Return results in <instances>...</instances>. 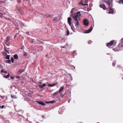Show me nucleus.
I'll use <instances>...</instances> for the list:
<instances>
[{
  "label": "nucleus",
  "mask_w": 123,
  "mask_h": 123,
  "mask_svg": "<svg viewBox=\"0 0 123 123\" xmlns=\"http://www.w3.org/2000/svg\"><path fill=\"white\" fill-rule=\"evenodd\" d=\"M107 0V2H106V3L108 6V8H109L108 13L113 14H114L116 13V11L113 8H112L113 6L112 3L113 0Z\"/></svg>",
  "instance_id": "nucleus-1"
},
{
  "label": "nucleus",
  "mask_w": 123,
  "mask_h": 123,
  "mask_svg": "<svg viewBox=\"0 0 123 123\" xmlns=\"http://www.w3.org/2000/svg\"><path fill=\"white\" fill-rule=\"evenodd\" d=\"M123 47V38L121 39L120 40V43H119L118 46L116 48L117 51H118L121 49V48Z\"/></svg>",
  "instance_id": "nucleus-2"
},
{
  "label": "nucleus",
  "mask_w": 123,
  "mask_h": 123,
  "mask_svg": "<svg viewBox=\"0 0 123 123\" xmlns=\"http://www.w3.org/2000/svg\"><path fill=\"white\" fill-rule=\"evenodd\" d=\"M92 27L91 26L89 29L87 30H85L83 31V33H88L90 32L92 30Z\"/></svg>",
  "instance_id": "nucleus-3"
},
{
  "label": "nucleus",
  "mask_w": 123,
  "mask_h": 123,
  "mask_svg": "<svg viewBox=\"0 0 123 123\" xmlns=\"http://www.w3.org/2000/svg\"><path fill=\"white\" fill-rule=\"evenodd\" d=\"M83 24L85 25L88 26L89 24L88 20L86 19H85L83 21Z\"/></svg>",
  "instance_id": "nucleus-4"
},
{
  "label": "nucleus",
  "mask_w": 123,
  "mask_h": 123,
  "mask_svg": "<svg viewBox=\"0 0 123 123\" xmlns=\"http://www.w3.org/2000/svg\"><path fill=\"white\" fill-rule=\"evenodd\" d=\"M114 42V40H113L110 41L109 43H107L106 46L107 47H110L111 46L112 44H113Z\"/></svg>",
  "instance_id": "nucleus-5"
},
{
  "label": "nucleus",
  "mask_w": 123,
  "mask_h": 123,
  "mask_svg": "<svg viewBox=\"0 0 123 123\" xmlns=\"http://www.w3.org/2000/svg\"><path fill=\"white\" fill-rule=\"evenodd\" d=\"M79 4H80L82 6H87L88 5V4L87 3H84L82 1H81L79 3Z\"/></svg>",
  "instance_id": "nucleus-6"
},
{
  "label": "nucleus",
  "mask_w": 123,
  "mask_h": 123,
  "mask_svg": "<svg viewBox=\"0 0 123 123\" xmlns=\"http://www.w3.org/2000/svg\"><path fill=\"white\" fill-rule=\"evenodd\" d=\"M56 101L55 100H52L49 101H46L45 102L46 103L49 104V103L53 104L56 102Z\"/></svg>",
  "instance_id": "nucleus-7"
},
{
  "label": "nucleus",
  "mask_w": 123,
  "mask_h": 123,
  "mask_svg": "<svg viewBox=\"0 0 123 123\" xmlns=\"http://www.w3.org/2000/svg\"><path fill=\"white\" fill-rule=\"evenodd\" d=\"M46 85V84L45 83H44L42 85H40L39 86V87L40 88L43 89L44 86Z\"/></svg>",
  "instance_id": "nucleus-8"
},
{
  "label": "nucleus",
  "mask_w": 123,
  "mask_h": 123,
  "mask_svg": "<svg viewBox=\"0 0 123 123\" xmlns=\"http://www.w3.org/2000/svg\"><path fill=\"white\" fill-rule=\"evenodd\" d=\"M76 10V9H75V8H72L71 10V17H72L73 16V15H74V12H73L75 10Z\"/></svg>",
  "instance_id": "nucleus-9"
},
{
  "label": "nucleus",
  "mask_w": 123,
  "mask_h": 123,
  "mask_svg": "<svg viewBox=\"0 0 123 123\" xmlns=\"http://www.w3.org/2000/svg\"><path fill=\"white\" fill-rule=\"evenodd\" d=\"M100 7L103 8L104 10H105L106 9V7L105 4H101L100 5Z\"/></svg>",
  "instance_id": "nucleus-10"
},
{
  "label": "nucleus",
  "mask_w": 123,
  "mask_h": 123,
  "mask_svg": "<svg viewBox=\"0 0 123 123\" xmlns=\"http://www.w3.org/2000/svg\"><path fill=\"white\" fill-rule=\"evenodd\" d=\"M57 84L56 83H55L53 84H49L48 86L49 87H53L56 85Z\"/></svg>",
  "instance_id": "nucleus-11"
},
{
  "label": "nucleus",
  "mask_w": 123,
  "mask_h": 123,
  "mask_svg": "<svg viewBox=\"0 0 123 123\" xmlns=\"http://www.w3.org/2000/svg\"><path fill=\"white\" fill-rule=\"evenodd\" d=\"M59 92L58 91H57L56 92H55L53 94V97L55 98L56 95L58 94Z\"/></svg>",
  "instance_id": "nucleus-12"
},
{
  "label": "nucleus",
  "mask_w": 123,
  "mask_h": 123,
  "mask_svg": "<svg viewBox=\"0 0 123 123\" xmlns=\"http://www.w3.org/2000/svg\"><path fill=\"white\" fill-rule=\"evenodd\" d=\"M64 87L63 86H62L61 87L60 89L59 90V92H61L64 90Z\"/></svg>",
  "instance_id": "nucleus-13"
},
{
  "label": "nucleus",
  "mask_w": 123,
  "mask_h": 123,
  "mask_svg": "<svg viewBox=\"0 0 123 123\" xmlns=\"http://www.w3.org/2000/svg\"><path fill=\"white\" fill-rule=\"evenodd\" d=\"M37 102L39 104L43 106H44L45 105V104L43 102L38 101H37Z\"/></svg>",
  "instance_id": "nucleus-14"
},
{
  "label": "nucleus",
  "mask_w": 123,
  "mask_h": 123,
  "mask_svg": "<svg viewBox=\"0 0 123 123\" xmlns=\"http://www.w3.org/2000/svg\"><path fill=\"white\" fill-rule=\"evenodd\" d=\"M24 71V69H20L18 72V74H21Z\"/></svg>",
  "instance_id": "nucleus-15"
},
{
  "label": "nucleus",
  "mask_w": 123,
  "mask_h": 123,
  "mask_svg": "<svg viewBox=\"0 0 123 123\" xmlns=\"http://www.w3.org/2000/svg\"><path fill=\"white\" fill-rule=\"evenodd\" d=\"M58 18L57 17H55L53 19H52L54 21V23H55L56 22L58 21H57Z\"/></svg>",
  "instance_id": "nucleus-16"
},
{
  "label": "nucleus",
  "mask_w": 123,
  "mask_h": 123,
  "mask_svg": "<svg viewBox=\"0 0 123 123\" xmlns=\"http://www.w3.org/2000/svg\"><path fill=\"white\" fill-rule=\"evenodd\" d=\"M11 38V37L9 36H8L6 39V42H8L9 41V40Z\"/></svg>",
  "instance_id": "nucleus-17"
},
{
  "label": "nucleus",
  "mask_w": 123,
  "mask_h": 123,
  "mask_svg": "<svg viewBox=\"0 0 123 123\" xmlns=\"http://www.w3.org/2000/svg\"><path fill=\"white\" fill-rule=\"evenodd\" d=\"M72 20V19L70 17H69L68 18V23L71 22V21Z\"/></svg>",
  "instance_id": "nucleus-18"
},
{
  "label": "nucleus",
  "mask_w": 123,
  "mask_h": 123,
  "mask_svg": "<svg viewBox=\"0 0 123 123\" xmlns=\"http://www.w3.org/2000/svg\"><path fill=\"white\" fill-rule=\"evenodd\" d=\"M76 15H77V17H79L81 15L80 12L79 11L78 12L76 13Z\"/></svg>",
  "instance_id": "nucleus-19"
},
{
  "label": "nucleus",
  "mask_w": 123,
  "mask_h": 123,
  "mask_svg": "<svg viewBox=\"0 0 123 123\" xmlns=\"http://www.w3.org/2000/svg\"><path fill=\"white\" fill-rule=\"evenodd\" d=\"M73 17V18L74 20L76 21H78V19H77V17H75L73 15V16L72 17Z\"/></svg>",
  "instance_id": "nucleus-20"
},
{
  "label": "nucleus",
  "mask_w": 123,
  "mask_h": 123,
  "mask_svg": "<svg viewBox=\"0 0 123 123\" xmlns=\"http://www.w3.org/2000/svg\"><path fill=\"white\" fill-rule=\"evenodd\" d=\"M13 57L15 59H17L18 58V55L16 54L14 55Z\"/></svg>",
  "instance_id": "nucleus-21"
},
{
  "label": "nucleus",
  "mask_w": 123,
  "mask_h": 123,
  "mask_svg": "<svg viewBox=\"0 0 123 123\" xmlns=\"http://www.w3.org/2000/svg\"><path fill=\"white\" fill-rule=\"evenodd\" d=\"M1 73H4L5 74H7V72L4 69H2L1 70Z\"/></svg>",
  "instance_id": "nucleus-22"
},
{
  "label": "nucleus",
  "mask_w": 123,
  "mask_h": 123,
  "mask_svg": "<svg viewBox=\"0 0 123 123\" xmlns=\"http://www.w3.org/2000/svg\"><path fill=\"white\" fill-rule=\"evenodd\" d=\"M118 3L120 4L122 3L123 4V0H120L118 1Z\"/></svg>",
  "instance_id": "nucleus-23"
},
{
  "label": "nucleus",
  "mask_w": 123,
  "mask_h": 123,
  "mask_svg": "<svg viewBox=\"0 0 123 123\" xmlns=\"http://www.w3.org/2000/svg\"><path fill=\"white\" fill-rule=\"evenodd\" d=\"M71 29L73 30V31L74 32H75V29H74V27L73 25L71 26Z\"/></svg>",
  "instance_id": "nucleus-24"
},
{
  "label": "nucleus",
  "mask_w": 123,
  "mask_h": 123,
  "mask_svg": "<svg viewBox=\"0 0 123 123\" xmlns=\"http://www.w3.org/2000/svg\"><path fill=\"white\" fill-rule=\"evenodd\" d=\"M4 77L6 78H8L10 77V75L8 73V75L4 76Z\"/></svg>",
  "instance_id": "nucleus-25"
},
{
  "label": "nucleus",
  "mask_w": 123,
  "mask_h": 123,
  "mask_svg": "<svg viewBox=\"0 0 123 123\" xmlns=\"http://www.w3.org/2000/svg\"><path fill=\"white\" fill-rule=\"evenodd\" d=\"M6 58V59L9 60L10 59L9 58V56L8 55H7L5 57Z\"/></svg>",
  "instance_id": "nucleus-26"
},
{
  "label": "nucleus",
  "mask_w": 123,
  "mask_h": 123,
  "mask_svg": "<svg viewBox=\"0 0 123 123\" xmlns=\"http://www.w3.org/2000/svg\"><path fill=\"white\" fill-rule=\"evenodd\" d=\"M116 64V62L114 61L112 63V65L114 67L115 65Z\"/></svg>",
  "instance_id": "nucleus-27"
},
{
  "label": "nucleus",
  "mask_w": 123,
  "mask_h": 123,
  "mask_svg": "<svg viewBox=\"0 0 123 123\" xmlns=\"http://www.w3.org/2000/svg\"><path fill=\"white\" fill-rule=\"evenodd\" d=\"M23 55L24 56H26L27 55V53L25 52H24L23 53Z\"/></svg>",
  "instance_id": "nucleus-28"
},
{
  "label": "nucleus",
  "mask_w": 123,
  "mask_h": 123,
  "mask_svg": "<svg viewBox=\"0 0 123 123\" xmlns=\"http://www.w3.org/2000/svg\"><path fill=\"white\" fill-rule=\"evenodd\" d=\"M11 97L13 98H16L15 96L14 95H11Z\"/></svg>",
  "instance_id": "nucleus-29"
},
{
  "label": "nucleus",
  "mask_w": 123,
  "mask_h": 123,
  "mask_svg": "<svg viewBox=\"0 0 123 123\" xmlns=\"http://www.w3.org/2000/svg\"><path fill=\"white\" fill-rule=\"evenodd\" d=\"M6 62L7 63H10L11 62L10 60H8L6 61Z\"/></svg>",
  "instance_id": "nucleus-30"
},
{
  "label": "nucleus",
  "mask_w": 123,
  "mask_h": 123,
  "mask_svg": "<svg viewBox=\"0 0 123 123\" xmlns=\"http://www.w3.org/2000/svg\"><path fill=\"white\" fill-rule=\"evenodd\" d=\"M61 110H62V109H59V110L58 111V112H59V113L60 114H62V113H60V112L61 111Z\"/></svg>",
  "instance_id": "nucleus-31"
},
{
  "label": "nucleus",
  "mask_w": 123,
  "mask_h": 123,
  "mask_svg": "<svg viewBox=\"0 0 123 123\" xmlns=\"http://www.w3.org/2000/svg\"><path fill=\"white\" fill-rule=\"evenodd\" d=\"M11 61H12V63H13L14 62V59H13V58L12 57L11 59Z\"/></svg>",
  "instance_id": "nucleus-32"
},
{
  "label": "nucleus",
  "mask_w": 123,
  "mask_h": 123,
  "mask_svg": "<svg viewBox=\"0 0 123 123\" xmlns=\"http://www.w3.org/2000/svg\"><path fill=\"white\" fill-rule=\"evenodd\" d=\"M69 31H67V35H69Z\"/></svg>",
  "instance_id": "nucleus-33"
},
{
  "label": "nucleus",
  "mask_w": 123,
  "mask_h": 123,
  "mask_svg": "<svg viewBox=\"0 0 123 123\" xmlns=\"http://www.w3.org/2000/svg\"><path fill=\"white\" fill-rule=\"evenodd\" d=\"M73 15L75 16V17H77V15H76V13H74V15Z\"/></svg>",
  "instance_id": "nucleus-34"
},
{
  "label": "nucleus",
  "mask_w": 123,
  "mask_h": 123,
  "mask_svg": "<svg viewBox=\"0 0 123 123\" xmlns=\"http://www.w3.org/2000/svg\"><path fill=\"white\" fill-rule=\"evenodd\" d=\"M79 25V23L78 21H77L76 22V25H77V26H78Z\"/></svg>",
  "instance_id": "nucleus-35"
},
{
  "label": "nucleus",
  "mask_w": 123,
  "mask_h": 123,
  "mask_svg": "<svg viewBox=\"0 0 123 123\" xmlns=\"http://www.w3.org/2000/svg\"><path fill=\"white\" fill-rule=\"evenodd\" d=\"M39 42L40 43H39V44H40V43H42L43 44L44 43L43 42H41L40 41H39Z\"/></svg>",
  "instance_id": "nucleus-36"
},
{
  "label": "nucleus",
  "mask_w": 123,
  "mask_h": 123,
  "mask_svg": "<svg viewBox=\"0 0 123 123\" xmlns=\"http://www.w3.org/2000/svg\"><path fill=\"white\" fill-rule=\"evenodd\" d=\"M17 1L18 3H20L21 2V1L20 0H18Z\"/></svg>",
  "instance_id": "nucleus-37"
},
{
  "label": "nucleus",
  "mask_w": 123,
  "mask_h": 123,
  "mask_svg": "<svg viewBox=\"0 0 123 123\" xmlns=\"http://www.w3.org/2000/svg\"><path fill=\"white\" fill-rule=\"evenodd\" d=\"M64 95H62V94H61V96L62 97H63Z\"/></svg>",
  "instance_id": "nucleus-38"
},
{
  "label": "nucleus",
  "mask_w": 123,
  "mask_h": 123,
  "mask_svg": "<svg viewBox=\"0 0 123 123\" xmlns=\"http://www.w3.org/2000/svg\"><path fill=\"white\" fill-rule=\"evenodd\" d=\"M68 23L70 25V26L71 27V26H72L71 25V22Z\"/></svg>",
  "instance_id": "nucleus-39"
},
{
  "label": "nucleus",
  "mask_w": 123,
  "mask_h": 123,
  "mask_svg": "<svg viewBox=\"0 0 123 123\" xmlns=\"http://www.w3.org/2000/svg\"><path fill=\"white\" fill-rule=\"evenodd\" d=\"M10 77L11 79H14V77H12V76H11Z\"/></svg>",
  "instance_id": "nucleus-40"
},
{
  "label": "nucleus",
  "mask_w": 123,
  "mask_h": 123,
  "mask_svg": "<svg viewBox=\"0 0 123 123\" xmlns=\"http://www.w3.org/2000/svg\"><path fill=\"white\" fill-rule=\"evenodd\" d=\"M53 16V15H49V16L50 17H52Z\"/></svg>",
  "instance_id": "nucleus-41"
},
{
  "label": "nucleus",
  "mask_w": 123,
  "mask_h": 123,
  "mask_svg": "<svg viewBox=\"0 0 123 123\" xmlns=\"http://www.w3.org/2000/svg\"><path fill=\"white\" fill-rule=\"evenodd\" d=\"M4 105H3L2 106H1V108H4Z\"/></svg>",
  "instance_id": "nucleus-42"
},
{
  "label": "nucleus",
  "mask_w": 123,
  "mask_h": 123,
  "mask_svg": "<svg viewBox=\"0 0 123 123\" xmlns=\"http://www.w3.org/2000/svg\"><path fill=\"white\" fill-rule=\"evenodd\" d=\"M3 14L1 13H0V16H1L3 15Z\"/></svg>",
  "instance_id": "nucleus-43"
},
{
  "label": "nucleus",
  "mask_w": 123,
  "mask_h": 123,
  "mask_svg": "<svg viewBox=\"0 0 123 123\" xmlns=\"http://www.w3.org/2000/svg\"><path fill=\"white\" fill-rule=\"evenodd\" d=\"M45 16H46L47 17H48L49 16V15H48L47 14H45Z\"/></svg>",
  "instance_id": "nucleus-44"
},
{
  "label": "nucleus",
  "mask_w": 123,
  "mask_h": 123,
  "mask_svg": "<svg viewBox=\"0 0 123 123\" xmlns=\"http://www.w3.org/2000/svg\"><path fill=\"white\" fill-rule=\"evenodd\" d=\"M116 42H115V43H114L113 44V45H116Z\"/></svg>",
  "instance_id": "nucleus-45"
},
{
  "label": "nucleus",
  "mask_w": 123,
  "mask_h": 123,
  "mask_svg": "<svg viewBox=\"0 0 123 123\" xmlns=\"http://www.w3.org/2000/svg\"><path fill=\"white\" fill-rule=\"evenodd\" d=\"M42 117L43 118H45V117L43 115L42 116Z\"/></svg>",
  "instance_id": "nucleus-46"
},
{
  "label": "nucleus",
  "mask_w": 123,
  "mask_h": 123,
  "mask_svg": "<svg viewBox=\"0 0 123 123\" xmlns=\"http://www.w3.org/2000/svg\"><path fill=\"white\" fill-rule=\"evenodd\" d=\"M34 41V39H32V42L31 41V43L32 42L33 43Z\"/></svg>",
  "instance_id": "nucleus-47"
},
{
  "label": "nucleus",
  "mask_w": 123,
  "mask_h": 123,
  "mask_svg": "<svg viewBox=\"0 0 123 123\" xmlns=\"http://www.w3.org/2000/svg\"><path fill=\"white\" fill-rule=\"evenodd\" d=\"M20 78V77L19 76L17 77H16V78H18V79H19Z\"/></svg>",
  "instance_id": "nucleus-48"
},
{
  "label": "nucleus",
  "mask_w": 123,
  "mask_h": 123,
  "mask_svg": "<svg viewBox=\"0 0 123 123\" xmlns=\"http://www.w3.org/2000/svg\"><path fill=\"white\" fill-rule=\"evenodd\" d=\"M5 50L6 51V52H7V53H8V52L5 49Z\"/></svg>",
  "instance_id": "nucleus-49"
},
{
  "label": "nucleus",
  "mask_w": 123,
  "mask_h": 123,
  "mask_svg": "<svg viewBox=\"0 0 123 123\" xmlns=\"http://www.w3.org/2000/svg\"><path fill=\"white\" fill-rule=\"evenodd\" d=\"M61 48H64L65 47H63L62 46H61Z\"/></svg>",
  "instance_id": "nucleus-50"
},
{
  "label": "nucleus",
  "mask_w": 123,
  "mask_h": 123,
  "mask_svg": "<svg viewBox=\"0 0 123 123\" xmlns=\"http://www.w3.org/2000/svg\"><path fill=\"white\" fill-rule=\"evenodd\" d=\"M17 10H18V11H19L20 10V9H18V8H17Z\"/></svg>",
  "instance_id": "nucleus-51"
},
{
  "label": "nucleus",
  "mask_w": 123,
  "mask_h": 123,
  "mask_svg": "<svg viewBox=\"0 0 123 123\" xmlns=\"http://www.w3.org/2000/svg\"><path fill=\"white\" fill-rule=\"evenodd\" d=\"M29 33V32H27L26 33V34H27L28 35V33Z\"/></svg>",
  "instance_id": "nucleus-52"
},
{
  "label": "nucleus",
  "mask_w": 123,
  "mask_h": 123,
  "mask_svg": "<svg viewBox=\"0 0 123 123\" xmlns=\"http://www.w3.org/2000/svg\"><path fill=\"white\" fill-rule=\"evenodd\" d=\"M70 100H68V102L69 103L70 102Z\"/></svg>",
  "instance_id": "nucleus-53"
},
{
  "label": "nucleus",
  "mask_w": 123,
  "mask_h": 123,
  "mask_svg": "<svg viewBox=\"0 0 123 123\" xmlns=\"http://www.w3.org/2000/svg\"><path fill=\"white\" fill-rule=\"evenodd\" d=\"M101 1L102 2L103 1V0H101Z\"/></svg>",
  "instance_id": "nucleus-54"
},
{
  "label": "nucleus",
  "mask_w": 123,
  "mask_h": 123,
  "mask_svg": "<svg viewBox=\"0 0 123 123\" xmlns=\"http://www.w3.org/2000/svg\"><path fill=\"white\" fill-rule=\"evenodd\" d=\"M0 96L1 97H2V98H3V97L2 96V97L1 96Z\"/></svg>",
  "instance_id": "nucleus-55"
},
{
  "label": "nucleus",
  "mask_w": 123,
  "mask_h": 123,
  "mask_svg": "<svg viewBox=\"0 0 123 123\" xmlns=\"http://www.w3.org/2000/svg\"><path fill=\"white\" fill-rule=\"evenodd\" d=\"M47 56H48V55H46V57H47Z\"/></svg>",
  "instance_id": "nucleus-56"
},
{
  "label": "nucleus",
  "mask_w": 123,
  "mask_h": 123,
  "mask_svg": "<svg viewBox=\"0 0 123 123\" xmlns=\"http://www.w3.org/2000/svg\"><path fill=\"white\" fill-rule=\"evenodd\" d=\"M40 84H42V83H41V82H40Z\"/></svg>",
  "instance_id": "nucleus-57"
},
{
  "label": "nucleus",
  "mask_w": 123,
  "mask_h": 123,
  "mask_svg": "<svg viewBox=\"0 0 123 123\" xmlns=\"http://www.w3.org/2000/svg\"><path fill=\"white\" fill-rule=\"evenodd\" d=\"M122 79L123 80V77L122 78Z\"/></svg>",
  "instance_id": "nucleus-58"
},
{
  "label": "nucleus",
  "mask_w": 123,
  "mask_h": 123,
  "mask_svg": "<svg viewBox=\"0 0 123 123\" xmlns=\"http://www.w3.org/2000/svg\"><path fill=\"white\" fill-rule=\"evenodd\" d=\"M36 123H38V122H36Z\"/></svg>",
  "instance_id": "nucleus-59"
},
{
  "label": "nucleus",
  "mask_w": 123,
  "mask_h": 123,
  "mask_svg": "<svg viewBox=\"0 0 123 123\" xmlns=\"http://www.w3.org/2000/svg\"><path fill=\"white\" fill-rule=\"evenodd\" d=\"M1 108V106H0V108Z\"/></svg>",
  "instance_id": "nucleus-60"
},
{
  "label": "nucleus",
  "mask_w": 123,
  "mask_h": 123,
  "mask_svg": "<svg viewBox=\"0 0 123 123\" xmlns=\"http://www.w3.org/2000/svg\"><path fill=\"white\" fill-rule=\"evenodd\" d=\"M107 54H108V55L109 54H108V53H107Z\"/></svg>",
  "instance_id": "nucleus-61"
},
{
  "label": "nucleus",
  "mask_w": 123,
  "mask_h": 123,
  "mask_svg": "<svg viewBox=\"0 0 123 123\" xmlns=\"http://www.w3.org/2000/svg\"><path fill=\"white\" fill-rule=\"evenodd\" d=\"M16 37V36H15V37H14V38H15V37Z\"/></svg>",
  "instance_id": "nucleus-62"
},
{
  "label": "nucleus",
  "mask_w": 123,
  "mask_h": 123,
  "mask_svg": "<svg viewBox=\"0 0 123 123\" xmlns=\"http://www.w3.org/2000/svg\"><path fill=\"white\" fill-rule=\"evenodd\" d=\"M100 3H101V2H100Z\"/></svg>",
  "instance_id": "nucleus-63"
},
{
  "label": "nucleus",
  "mask_w": 123,
  "mask_h": 123,
  "mask_svg": "<svg viewBox=\"0 0 123 123\" xmlns=\"http://www.w3.org/2000/svg\"><path fill=\"white\" fill-rule=\"evenodd\" d=\"M74 68H75V67H74Z\"/></svg>",
  "instance_id": "nucleus-64"
}]
</instances>
